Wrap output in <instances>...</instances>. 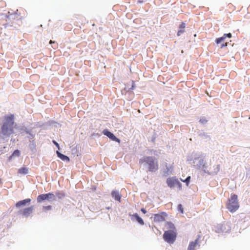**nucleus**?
<instances>
[{
  "instance_id": "38",
  "label": "nucleus",
  "mask_w": 250,
  "mask_h": 250,
  "mask_svg": "<svg viewBox=\"0 0 250 250\" xmlns=\"http://www.w3.org/2000/svg\"><path fill=\"white\" fill-rule=\"evenodd\" d=\"M134 88H135V83H134V82L132 81L131 87H130V88H128V90H127L129 91V90H133L134 89Z\"/></svg>"
},
{
  "instance_id": "32",
  "label": "nucleus",
  "mask_w": 250,
  "mask_h": 250,
  "mask_svg": "<svg viewBox=\"0 0 250 250\" xmlns=\"http://www.w3.org/2000/svg\"><path fill=\"white\" fill-rule=\"evenodd\" d=\"M176 186L177 187V188L179 189H182V184L179 182V181L178 180L177 181V183H176Z\"/></svg>"
},
{
  "instance_id": "35",
  "label": "nucleus",
  "mask_w": 250,
  "mask_h": 250,
  "mask_svg": "<svg viewBox=\"0 0 250 250\" xmlns=\"http://www.w3.org/2000/svg\"><path fill=\"white\" fill-rule=\"evenodd\" d=\"M185 32L184 29H180L177 32V36H180L182 33Z\"/></svg>"
},
{
  "instance_id": "31",
  "label": "nucleus",
  "mask_w": 250,
  "mask_h": 250,
  "mask_svg": "<svg viewBox=\"0 0 250 250\" xmlns=\"http://www.w3.org/2000/svg\"><path fill=\"white\" fill-rule=\"evenodd\" d=\"M5 137L0 132V144L3 143L5 141Z\"/></svg>"
},
{
  "instance_id": "39",
  "label": "nucleus",
  "mask_w": 250,
  "mask_h": 250,
  "mask_svg": "<svg viewBox=\"0 0 250 250\" xmlns=\"http://www.w3.org/2000/svg\"><path fill=\"white\" fill-rule=\"evenodd\" d=\"M220 169V165H218L216 166V167L214 169V172L217 174V172L219 171Z\"/></svg>"
},
{
  "instance_id": "29",
  "label": "nucleus",
  "mask_w": 250,
  "mask_h": 250,
  "mask_svg": "<svg viewBox=\"0 0 250 250\" xmlns=\"http://www.w3.org/2000/svg\"><path fill=\"white\" fill-rule=\"evenodd\" d=\"M177 209H178V210L181 213H184V208H183L182 204H178V207H177Z\"/></svg>"
},
{
  "instance_id": "7",
  "label": "nucleus",
  "mask_w": 250,
  "mask_h": 250,
  "mask_svg": "<svg viewBox=\"0 0 250 250\" xmlns=\"http://www.w3.org/2000/svg\"><path fill=\"white\" fill-rule=\"evenodd\" d=\"M213 230L217 233H227L231 230V227L228 223L219 224L213 227Z\"/></svg>"
},
{
  "instance_id": "15",
  "label": "nucleus",
  "mask_w": 250,
  "mask_h": 250,
  "mask_svg": "<svg viewBox=\"0 0 250 250\" xmlns=\"http://www.w3.org/2000/svg\"><path fill=\"white\" fill-rule=\"evenodd\" d=\"M199 238L200 236H198V237L194 241L190 242L188 250H195V248L198 245Z\"/></svg>"
},
{
  "instance_id": "19",
  "label": "nucleus",
  "mask_w": 250,
  "mask_h": 250,
  "mask_svg": "<svg viewBox=\"0 0 250 250\" xmlns=\"http://www.w3.org/2000/svg\"><path fill=\"white\" fill-rule=\"evenodd\" d=\"M55 195L59 199H62L65 197V193L62 190H57L56 191Z\"/></svg>"
},
{
  "instance_id": "2",
  "label": "nucleus",
  "mask_w": 250,
  "mask_h": 250,
  "mask_svg": "<svg viewBox=\"0 0 250 250\" xmlns=\"http://www.w3.org/2000/svg\"><path fill=\"white\" fill-rule=\"evenodd\" d=\"M205 156L206 155H204V154L201 152L193 153V166L195 168L202 170L204 173L210 174L209 172L207 170V163L204 160Z\"/></svg>"
},
{
  "instance_id": "30",
  "label": "nucleus",
  "mask_w": 250,
  "mask_h": 250,
  "mask_svg": "<svg viewBox=\"0 0 250 250\" xmlns=\"http://www.w3.org/2000/svg\"><path fill=\"white\" fill-rule=\"evenodd\" d=\"M199 122L202 124H205L208 122V120L206 119V117H202L200 118Z\"/></svg>"
},
{
  "instance_id": "20",
  "label": "nucleus",
  "mask_w": 250,
  "mask_h": 250,
  "mask_svg": "<svg viewBox=\"0 0 250 250\" xmlns=\"http://www.w3.org/2000/svg\"><path fill=\"white\" fill-rule=\"evenodd\" d=\"M29 149L33 152H35L36 151V144L35 140H31L30 142V144L28 146Z\"/></svg>"
},
{
  "instance_id": "36",
  "label": "nucleus",
  "mask_w": 250,
  "mask_h": 250,
  "mask_svg": "<svg viewBox=\"0 0 250 250\" xmlns=\"http://www.w3.org/2000/svg\"><path fill=\"white\" fill-rule=\"evenodd\" d=\"M229 44V42H225V43H222L220 45V48H223L224 47L227 46Z\"/></svg>"
},
{
  "instance_id": "50",
  "label": "nucleus",
  "mask_w": 250,
  "mask_h": 250,
  "mask_svg": "<svg viewBox=\"0 0 250 250\" xmlns=\"http://www.w3.org/2000/svg\"><path fill=\"white\" fill-rule=\"evenodd\" d=\"M52 47L54 48H55L56 47V45H55V46H53L52 45Z\"/></svg>"
},
{
  "instance_id": "52",
  "label": "nucleus",
  "mask_w": 250,
  "mask_h": 250,
  "mask_svg": "<svg viewBox=\"0 0 250 250\" xmlns=\"http://www.w3.org/2000/svg\"><path fill=\"white\" fill-rule=\"evenodd\" d=\"M109 208H109V207L107 208V209H109Z\"/></svg>"
},
{
  "instance_id": "25",
  "label": "nucleus",
  "mask_w": 250,
  "mask_h": 250,
  "mask_svg": "<svg viewBox=\"0 0 250 250\" xmlns=\"http://www.w3.org/2000/svg\"><path fill=\"white\" fill-rule=\"evenodd\" d=\"M198 135L200 137L205 139L209 137V136L208 135V134L203 130L200 131L198 133Z\"/></svg>"
},
{
  "instance_id": "16",
  "label": "nucleus",
  "mask_w": 250,
  "mask_h": 250,
  "mask_svg": "<svg viewBox=\"0 0 250 250\" xmlns=\"http://www.w3.org/2000/svg\"><path fill=\"white\" fill-rule=\"evenodd\" d=\"M56 154H57V157L58 158H59L60 159H61L62 161L66 162H69L70 161V158L68 156L62 154L59 151L57 150L56 151Z\"/></svg>"
},
{
  "instance_id": "44",
  "label": "nucleus",
  "mask_w": 250,
  "mask_h": 250,
  "mask_svg": "<svg viewBox=\"0 0 250 250\" xmlns=\"http://www.w3.org/2000/svg\"><path fill=\"white\" fill-rule=\"evenodd\" d=\"M227 38H231L232 37V34L230 33H227Z\"/></svg>"
},
{
  "instance_id": "37",
  "label": "nucleus",
  "mask_w": 250,
  "mask_h": 250,
  "mask_svg": "<svg viewBox=\"0 0 250 250\" xmlns=\"http://www.w3.org/2000/svg\"><path fill=\"white\" fill-rule=\"evenodd\" d=\"M52 142L54 144V145L56 146L58 149L60 150V147L59 144L55 140H53Z\"/></svg>"
},
{
  "instance_id": "24",
  "label": "nucleus",
  "mask_w": 250,
  "mask_h": 250,
  "mask_svg": "<svg viewBox=\"0 0 250 250\" xmlns=\"http://www.w3.org/2000/svg\"><path fill=\"white\" fill-rule=\"evenodd\" d=\"M28 135L27 136V138L29 139L30 142L31 140H35L34 138L35 137V133H34L32 130L29 132V133L27 134Z\"/></svg>"
},
{
  "instance_id": "11",
  "label": "nucleus",
  "mask_w": 250,
  "mask_h": 250,
  "mask_svg": "<svg viewBox=\"0 0 250 250\" xmlns=\"http://www.w3.org/2000/svg\"><path fill=\"white\" fill-rule=\"evenodd\" d=\"M177 180L178 179L175 176L169 177L167 179L166 183L168 187L171 188L176 186Z\"/></svg>"
},
{
  "instance_id": "22",
  "label": "nucleus",
  "mask_w": 250,
  "mask_h": 250,
  "mask_svg": "<svg viewBox=\"0 0 250 250\" xmlns=\"http://www.w3.org/2000/svg\"><path fill=\"white\" fill-rule=\"evenodd\" d=\"M18 172L22 174H27L28 173V168L26 167H22L18 170Z\"/></svg>"
},
{
  "instance_id": "1",
  "label": "nucleus",
  "mask_w": 250,
  "mask_h": 250,
  "mask_svg": "<svg viewBox=\"0 0 250 250\" xmlns=\"http://www.w3.org/2000/svg\"><path fill=\"white\" fill-rule=\"evenodd\" d=\"M5 118V120L1 126L0 132L7 138L14 133V116L13 114H11L6 116Z\"/></svg>"
},
{
  "instance_id": "18",
  "label": "nucleus",
  "mask_w": 250,
  "mask_h": 250,
  "mask_svg": "<svg viewBox=\"0 0 250 250\" xmlns=\"http://www.w3.org/2000/svg\"><path fill=\"white\" fill-rule=\"evenodd\" d=\"M21 155V151L19 149L15 150L8 157V161H11L15 157H19Z\"/></svg>"
},
{
  "instance_id": "21",
  "label": "nucleus",
  "mask_w": 250,
  "mask_h": 250,
  "mask_svg": "<svg viewBox=\"0 0 250 250\" xmlns=\"http://www.w3.org/2000/svg\"><path fill=\"white\" fill-rule=\"evenodd\" d=\"M5 18L9 21H12L16 18V16L15 14H13L12 13L9 11L8 12V15H5Z\"/></svg>"
},
{
  "instance_id": "14",
  "label": "nucleus",
  "mask_w": 250,
  "mask_h": 250,
  "mask_svg": "<svg viewBox=\"0 0 250 250\" xmlns=\"http://www.w3.org/2000/svg\"><path fill=\"white\" fill-rule=\"evenodd\" d=\"M131 219L133 221H136L141 225H144V220L137 213H134L132 215Z\"/></svg>"
},
{
  "instance_id": "26",
  "label": "nucleus",
  "mask_w": 250,
  "mask_h": 250,
  "mask_svg": "<svg viewBox=\"0 0 250 250\" xmlns=\"http://www.w3.org/2000/svg\"><path fill=\"white\" fill-rule=\"evenodd\" d=\"M191 177L190 176H188L187 177V178L184 180L181 179V180L183 182L186 183V185L187 186H188L190 181Z\"/></svg>"
},
{
  "instance_id": "51",
  "label": "nucleus",
  "mask_w": 250,
  "mask_h": 250,
  "mask_svg": "<svg viewBox=\"0 0 250 250\" xmlns=\"http://www.w3.org/2000/svg\"><path fill=\"white\" fill-rule=\"evenodd\" d=\"M95 24H94V23H93V24H92V26H95Z\"/></svg>"
},
{
  "instance_id": "34",
  "label": "nucleus",
  "mask_w": 250,
  "mask_h": 250,
  "mask_svg": "<svg viewBox=\"0 0 250 250\" xmlns=\"http://www.w3.org/2000/svg\"><path fill=\"white\" fill-rule=\"evenodd\" d=\"M186 27V24L185 22H182L179 26V28L180 29H184Z\"/></svg>"
},
{
  "instance_id": "9",
  "label": "nucleus",
  "mask_w": 250,
  "mask_h": 250,
  "mask_svg": "<svg viewBox=\"0 0 250 250\" xmlns=\"http://www.w3.org/2000/svg\"><path fill=\"white\" fill-rule=\"evenodd\" d=\"M167 216L166 212H161L160 213L154 214V221L156 222H162L165 220V218Z\"/></svg>"
},
{
  "instance_id": "45",
  "label": "nucleus",
  "mask_w": 250,
  "mask_h": 250,
  "mask_svg": "<svg viewBox=\"0 0 250 250\" xmlns=\"http://www.w3.org/2000/svg\"><path fill=\"white\" fill-rule=\"evenodd\" d=\"M155 139H156V137L153 136L152 137V139H151V142H153V143H154L155 141Z\"/></svg>"
},
{
  "instance_id": "6",
  "label": "nucleus",
  "mask_w": 250,
  "mask_h": 250,
  "mask_svg": "<svg viewBox=\"0 0 250 250\" xmlns=\"http://www.w3.org/2000/svg\"><path fill=\"white\" fill-rule=\"evenodd\" d=\"M47 200L50 202L56 201V196L52 192H49L45 194H41L38 196L37 201L39 203L43 202Z\"/></svg>"
},
{
  "instance_id": "23",
  "label": "nucleus",
  "mask_w": 250,
  "mask_h": 250,
  "mask_svg": "<svg viewBox=\"0 0 250 250\" xmlns=\"http://www.w3.org/2000/svg\"><path fill=\"white\" fill-rule=\"evenodd\" d=\"M166 226L169 229H171V230H176V228L174 224L171 222L167 221L166 222Z\"/></svg>"
},
{
  "instance_id": "42",
  "label": "nucleus",
  "mask_w": 250,
  "mask_h": 250,
  "mask_svg": "<svg viewBox=\"0 0 250 250\" xmlns=\"http://www.w3.org/2000/svg\"><path fill=\"white\" fill-rule=\"evenodd\" d=\"M193 153L192 154V157H188V158L187 161H193Z\"/></svg>"
},
{
  "instance_id": "3",
  "label": "nucleus",
  "mask_w": 250,
  "mask_h": 250,
  "mask_svg": "<svg viewBox=\"0 0 250 250\" xmlns=\"http://www.w3.org/2000/svg\"><path fill=\"white\" fill-rule=\"evenodd\" d=\"M139 163L147 166L148 171L156 172L159 168L158 160L155 157L144 156L139 160Z\"/></svg>"
},
{
  "instance_id": "10",
  "label": "nucleus",
  "mask_w": 250,
  "mask_h": 250,
  "mask_svg": "<svg viewBox=\"0 0 250 250\" xmlns=\"http://www.w3.org/2000/svg\"><path fill=\"white\" fill-rule=\"evenodd\" d=\"M34 210V206H31L28 208H24L23 210L19 211V213L21 214L23 216L27 217H28Z\"/></svg>"
},
{
  "instance_id": "43",
  "label": "nucleus",
  "mask_w": 250,
  "mask_h": 250,
  "mask_svg": "<svg viewBox=\"0 0 250 250\" xmlns=\"http://www.w3.org/2000/svg\"><path fill=\"white\" fill-rule=\"evenodd\" d=\"M141 211H142L144 214H146V213L147 212L146 210V209H145V208H142L141 209Z\"/></svg>"
},
{
  "instance_id": "49",
  "label": "nucleus",
  "mask_w": 250,
  "mask_h": 250,
  "mask_svg": "<svg viewBox=\"0 0 250 250\" xmlns=\"http://www.w3.org/2000/svg\"><path fill=\"white\" fill-rule=\"evenodd\" d=\"M18 11V10H16V11H15L13 14H15V16H17V14H18V13H17Z\"/></svg>"
},
{
  "instance_id": "13",
  "label": "nucleus",
  "mask_w": 250,
  "mask_h": 250,
  "mask_svg": "<svg viewBox=\"0 0 250 250\" xmlns=\"http://www.w3.org/2000/svg\"><path fill=\"white\" fill-rule=\"evenodd\" d=\"M111 195L114 200L121 202L122 195L119 193L118 190H113L111 191Z\"/></svg>"
},
{
  "instance_id": "28",
  "label": "nucleus",
  "mask_w": 250,
  "mask_h": 250,
  "mask_svg": "<svg viewBox=\"0 0 250 250\" xmlns=\"http://www.w3.org/2000/svg\"><path fill=\"white\" fill-rule=\"evenodd\" d=\"M151 154H153L154 155L158 156L160 154V150H155V149H152L150 150Z\"/></svg>"
},
{
  "instance_id": "4",
  "label": "nucleus",
  "mask_w": 250,
  "mask_h": 250,
  "mask_svg": "<svg viewBox=\"0 0 250 250\" xmlns=\"http://www.w3.org/2000/svg\"><path fill=\"white\" fill-rule=\"evenodd\" d=\"M227 208L231 212H235L239 208L238 202V196L236 194L231 193L230 197L228 199L227 203Z\"/></svg>"
},
{
  "instance_id": "27",
  "label": "nucleus",
  "mask_w": 250,
  "mask_h": 250,
  "mask_svg": "<svg viewBox=\"0 0 250 250\" xmlns=\"http://www.w3.org/2000/svg\"><path fill=\"white\" fill-rule=\"evenodd\" d=\"M224 41H225V39H224V37H221L216 38L215 40V42L217 44H218Z\"/></svg>"
},
{
  "instance_id": "17",
  "label": "nucleus",
  "mask_w": 250,
  "mask_h": 250,
  "mask_svg": "<svg viewBox=\"0 0 250 250\" xmlns=\"http://www.w3.org/2000/svg\"><path fill=\"white\" fill-rule=\"evenodd\" d=\"M18 130L20 133L23 135L24 133L28 134L29 132L32 130V129H28L25 126L22 125L19 127Z\"/></svg>"
},
{
  "instance_id": "46",
  "label": "nucleus",
  "mask_w": 250,
  "mask_h": 250,
  "mask_svg": "<svg viewBox=\"0 0 250 250\" xmlns=\"http://www.w3.org/2000/svg\"><path fill=\"white\" fill-rule=\"evenodd\" d=\"M144 2V1L143 0H138L137 3H143Z\"/></svg>"
},
{
  "instance_id": "5",
  "label": "nucleus",
  "mask_w": 250,
  "mask_h": 250,
  "mask_svg": "<svg viewBox=\"0 0 250 250\" xmlns=\"http://www.w3.org/2000/svg\"><path fill=\"white\" fill-rule=\"evenodd\" d=\"M177 233L174 230H168L165 231L163 234V238L167 243L172 244L176 240Z\"/></svg>"
},
{
  "instance_id": "47",
  "label": "nucleus",
  "mask_w": 250,
  "mask_h": 250,
  "mask_svg": "<svg viewBox=\"0 0 250 250\" xmlns=\"http://www.w3.org/2000/svg\"><path fill=\"white\" fill-rule=\"evenodd\" d=\"M222 37H224V39L225 40L227 38V33L224 34Z\"/></svg>"
},
{
  "instance_id": "41",
  "label": "nucleus",
  "mask_w": 250,
  "mask_h": 250,
  "mask_svg": "<svg viewBox=\"0 0 250 250\" xmlns=\"http://www.w3.org/2000/svg\"><path fill=\"white\" fill-rule=\"evenodd\" d=\"M172 168V167L171 166L170 167H168L167 166V165H166V169L167 170V172L170 171V169Z\"/></svg>"
},
{
  "instance_id": "40",
  "label": "nucleus",
  "mask_w": 250,
  "mask_h": 250,
  "mask_svg": "<svg viewBox=\"0 0 250 250\" xmlns=\"http://www.w3.org/2000/svg\"><path fill=\"white\" fill-rule=\"evenodd\" d=\"M4 26L5 28H7L9 26H12V25H11L10 23H6L5 24H4Z\"/></svg>"
},
{
  "instance_id": "12",
  "label": "nucleus",
  "mask_w": 250,
  "mask_h": 250,
  "mask_svg": "<svg viewBox=\"0 0 250 250\" xmlns=\"http://www.w3.org/2000/svg\"><path fill=\"white\" fill-rule=\"evenodd\" d=\"M31 201V200L30 198H26L24 200H20L16 203L15 206L18 208L24 207L30 204Z\"/></svg>"
},
{
  "instance_id": "33",
  "label": "nucleus",
  "mask_w": 250,
  "mask_h": 250,
  "mask_svg": "<svg viewBox=\"0 0 250 250\" xmlns=\"http://www.w3.org/2000/svg\"><path fill=\"white\" fill-rule=\"evenodd\" d=\"M52 207L50 205L47 206H43V209L44 210H49L52 209Z\"/></svg>"
},
{
  "instance_id": "48",
  "label": "nucleus",
  "mask_w": 250,
  "mask_h": 250,
  "mask_svg": "<svg viewBox=\"0 0 250 250\" xmlns=\"http://www.w3.org/2000/svg\"><path fill=\"white\" fill-rule=\"evenodd\" d=\"M49 43L51 44H52L53 43V44H55V41H52L50 40L49 41Z\"/></svg>"
},
{
  "instance_id": "8",
  "label": "nucleus",
  "mask_w": 250,
  "mask_h": 250,
  "mask_svg": "<svg viewBox=\"0 0 250 250\" xmlns=\"http://www.w3.org/2000/svg\"><path fill=\"white\" fill-rule=\"evenodd\" d=\"M103 134L109 138L111 140L120 143L121 140L117 138L112 132H110L108 129H104L103 131Z\"/></svg>"
}]
</instances>
